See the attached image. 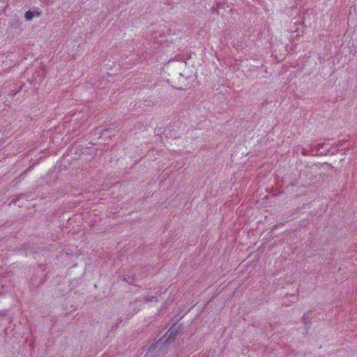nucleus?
Listing matches in <instances>:
<instances>
[{"label":"nucleus","mask_w":357,"mask_h":357,"mask_svg":"<svg viewBox=\"0 0 357 357\" xmlns=\"http://www.w3.org/2000/svg\"><path fill=\"white\" fill-rule=\"evenodd\" d=\"M182 330L183 328L181 325L175 324L172 326L166 333L167 341L171 342L172 340H174Z\"/></svg>","instance_id":"obj_1"},{"label":"nucleus","mask_w":357,"mask_h":357,"mask_svg":"<svg viewBox=\"0 0 357 357\" xmlns=\"http://www.w3.org/2000/svg\"><path fill=\"white\" fill-rule=\"evenodd\" d=\"M324 146V144L319 143L317 144H311L310 148L311 150H312V153L315 151L314 155H326L329 151L328 149L324 151H321V149H323Z\"/></svg>","instance_id":"obj_2"},{"label":"nucleus","mask_w":357,"mask_h":357,"mask_svg":"<svg viewBox=\"0 0 357 357\" xmlns=\"http://www.w3.org/2000/svg\"><path fill=\"white\" fill-rule=\"evenodd\" d=\"M135 275H123V280L132 284L135 281Z\"/></svg>","instance_id":"obj_3"},{"label":"nucleus","mask_w":357,"mask_h":357,"mask_svg":"<svg viewBox=\"0 0 357 357\" xmlns=\"http://www.w3.org/2000/svg\"><path fill=\"white\" fill-rule=\"evenodd\" d=\"M34 17V13L31 10H28L24 14V18L26 21H31Z\"/></svg>","instance_id":"obj_4"},{"label":"nucleus","mask_w":357,"mask_h":357,"mask_svg":"<svg viewBox=\"0 0 357 357\" xmlns=\"http://www.w3.org/2000/svg\"><path fill=\"white\" fill-rule=\"evenodd\" d=\"M301 153L304 156L307 155H314V153H312V150L310 149L309 151L307 149L303 148L301 150Z\"/></svg>","instance_id":"obj_5"},{"label":"nucleus","mask_w":357,"mask_h":357,"mask_svg":"<svg viewBox=\"0 0 357 357\" xmlns=\"http://www.w3.org/2000/svg\"><path fill=\"white\" fill-rule=\"evenodd\" d=\"M144 301L148 302H153V301H158V298L156 296H146L144 297Z\"/></svg>","instance_id":"obj_6"},{"label":"nucleus","mask_w":357,"mask_h":357,"mask_svg":"<svg viewBox=\"0 0 357 357\" xmlns=\"http://www.w3.org/2000/svg\"><path fill=\"white\" fill-rule=\"evenodd\" d=\"M308 314L309 313H306L303 315V320H306L308 318Z\"/></svg>","instance_id":"obj_7"},{"label":"nucleus","mask_w":357,"mask_h":357,"mask_svg":"<svg viewBox=\"0 0 357 357\" xmlns=\"http://www.w3.org/2000/svg\"><path fill=\"white\" fill-rule=\"evenodd\" d=\"M291 297L293 298L292 302H295L296 300L297 299L296 297L294 295H291Z\"/></svg>","instance_id":"obj_8"},{"label":"nucleus","mask_w":357,"mask_h":357,"mask_svg":"<svg viewBox=\"0 0 357 357\" xmlns=\"http://www.w3.org/2000/svg\"><path fill=\"white\" fill-rule=\"evenodd\" d=\"M278 226V225H275L273 226V229H277Z\"/></svg>","instance_id":"obj_9"},{"label":"nucleus","mask_w":357,"mask_h":357,"mask_svg":"<svg viewBox=\"0 0 357 357\" xmlns=\"http://www.w3.org/2000/svg\"><path fill=\"white\" fill-rule=\"evenodd\" d=\"M217 8H220V4L219 3L217 4Z\"/></svg>","instance_id":"obj_10"},{"label":"nucleus","mask_w":357,"mask_h":357,"mask_svg":"<svg viewBox=\"0 0 357 357\" xmlns=\"http://www.w3.org/2000/svg\"><path fill=\"white\" fill-rule=\"evenodd\" d=\"M40 13H36V16H39Z\"/></svg>","instance_id":"obj_11"}]
</instances>
